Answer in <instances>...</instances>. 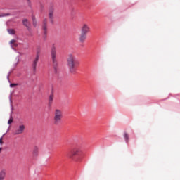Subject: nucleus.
Segmentation results:
<instances>
[{
	"instance_id": "obj_1",
	"label": "nucleus",
	"mask_w": 180,
	"mask_h": 180,
	"mask_svg": "<svg viewBox=\"0 0 180 180\" xmlns=\"http://www.w3.org/2000/svg\"><path fill=\"white\" fill-rule=\"evenodd\" d=\"M67 67L71 74H77L79 67V60L72 54H69L67 58Z\"/></svg>"
},
{
	"instance_id": "obj_2",
	"label": "nucleus",
	"mask_w": 180,
	"mask_h": 180,
	"mask_svg": "<svg viewBox=\"0 0 180 180\" xmlns=\"http://www.w3.org/2000/svg\"><path fill=\"white\" fill-rule=\"evenodd\" d=\"M65 155L68 158L78 161L84 157V152L79 148H75L66 152Z\"/></svg>"
},
{
	"instance_id": "obj_3",
	"label": "nucleus",
	"mask_w": 180,
	"mask_h": 180,
	"mask_svg": "<svg viewBox=\"0 0 180 180\" xmlns=\"http://www.w3.org/2000/svg\"><path fill=\"white\" fill-rule=\"evenodd\" d=\"M51 57L52 58V64L53 68L54 71V74H58V70L57 67H58V62H57V51H56V45L54 44H52L51 49Z\"/></svg>"
},
{
	"instance_id": "obj_4",
	"label": "nucleus",
	"mask_w": 180,
	"mask_h": 180,
	"mask_svg": "<svg viewBox=\"0 0 180 180\" xmlns=\"http://www.w3.org/2000/svg\"><path fill=\"white\" fill-rule=\"evenodd\" d=\"M91 28L88 25L84 24L81 28V33L79 37V41L80 43H85V40H86V35L89 33Z\"/></svg>"
},
{
	"instance_id": "obj_5",
	"label": "nucleus",
	"mask_w": 180,
	"mask_h": 180,
	"mask_svg": "<svg viewBox=\"0 0 180 180\" xmlns=\"http://www.w3.org/2000/svg\"><path fill=\"white\" fill-rule=\"evenodd\" d=\"M41 53V50L40 49V46H37V51H36V55H35V57L33 58L32 63V71L34 74H36V71L37 70V63L40 60Z\"/></svg>"
},
{
	"instance_id": "obj_6",
	"label": "nucleus",
	"mask_w": 180,
	"mask_h": 180,
	"mask_svg": "<svg viewBox=\"0 0 180 180\" xmlns=\"http://www.w3.org/2000/svg\"><path fill=\"white\" fill-rule=\"evenodd\" d=\"M75 4H79L83 5L87 8V9H91V6H92V1L91 0H74Z\"/></svg>"
},
{
	"instance_id": "obj_7",
	"label": "nucleus",
	"mask_w": 180,
	"mask_h": 180,
	"mask_svg": "<svg viewBox=\"0 0 180 180\" xmlns=\"http://www.w3.org/2000/svg\"><path fill=\"white\" fill-rule=\"evenodd\" d=\"M61 117H63V114H61V110L58 109L55 110V116H54V123L57 124L60 120Z\"/></svg>"
},
{
	"instance_id": "obj_8",
	"label": "nucleus",
	"mask_w": 180,
	"mask_h": 180,
	"mask_svg": "<svg viewBox=\"0 0 180 180\" xmlns=\"http://www.w3.org/2000/svg\"><path fill=\"white\" fill-rule=\"evenodd\" d=\"M26 129V127H25V125L21 124L18 126V129L15 130L14 134L15 136H18L19 134H22V133H23V131H25V129Z\"/></svg>"
},
{
	"instance_id": "obj_9",
	"label": "nucleus",
	"mask_w": 180,
	"mask_h": 180,
	"mask_svg": "<svg viewBox=\"0 0 180 180\" xmlns=\"http://www.w3.org/2000/svg\"><path fill=\"white\" fill-rule=\"evenodd\" d=\"M53 99H54V93L51 92L49 98V109L51 108V105L53 103Z\"/></svg>"
},
{
	"instance_id": "obj_10",
	"label": "nucleus",
	"mask_w": 180,
	"mask_h": 180,
	"mask_svg": "<svg viewBox=\"0 0 180 180\" xmlns=\"http://www.w3.org/2000/svg\"><path fill=\"white\" fill-rule=\"evenodd\" d=\"M6 178V169H3L0 171V180H5Z\"/></svg>"
},
{
	"instance_id": "obj_11",
	"label": "nucleus",
	"mask_w": 180,
	"mask_h": 180,
	"mask_svg": "<svg viewBox=\"0 0 180 180\" xmlns=\"http://www.w3.org/2000/svg\"><path fill=\"white\" fill-rule=\"evenodd\" d=\"M42 30H44V33L47 32V18L43 20Z\"/></svg>"
},
{
	"instance_id": "obj_12",
	"label": "nucleus",
	"mask_w": 180,
	"mask_h": 180,
	"mask_svg": "<svg viewBox=\"0 0 180 180\" xmlns=\"http://www.w3.org/2000/svg\"><path fill=\"white\" fill-rule=\"evenodd\" d=\"M123 137H124V141L127 144L129 143V141L130 140V136H129V134H127V132H124V135H123Z\"/></svg>"
},
{
	"instance_id": "obj_13",
	"label": "nucleus",
	"mask_w": 180,
	"mask_h": 180,
	"mask_svg": "<svg viewBox=\"0 0 180 180\" xmlns=\"http://www.w3.org/2000/svg\"><path fill=\"white\" fill-rule=\"evenodd\" d=\"M53 13H54V11L53 10V7H51L49 11V19H53Z\"/></svg>"
},
{
	"instance_id": "obj_14",
	"label": "nucleus",
	"mask_w": 180,
	"mask_h": 180,
	"mask_svg": "<svg viewBox=\"0 0 180 180\" xmlns=\"http://www.w3.org/2000/svg\"><path fill=\"white\" fill-rule=\"evenodd\" d=\"M32 154L34 157H37V155H39V148H37V146L34 148Z\"/></svg>"
},
{
	"instance_id": "obj_15",
	"label": "nucleus",
	"mask_w": 180,
	"mask_h": 180,
	"mask_svg": "<svg viewBox=\"0 0 180 180\" xmlns=\"http://www.w3.org/2000/svg\"><path fill=\"white\" fill-rule=\"evenodd\" d=\"M32 25L34 27H36L37 26V21L36 20V17L34 15H32Z\"/></svg>"
},
{
	"instance_id": "obj_16",
	"label": "nucleus",
	"mask_w": 180,
	"mask_h": 180,
	"mask_svg": "<svg viewBox=\"0 0 180 180\" xmlns=\"http://www.w3.org/2000/svg\"><path fill=\"white\" fill-rule=\"evenodd\" d=\"M8 131H9V128H8L5 134H4L1 137H0V146H2V144H4V141H2V140H3V139H4V136H6V134H7Z\"/></svg>"
},
{
	"instance_id": "obj_17",
	"label": "nucleus",
	"mask_w": 180,
	"mask_h": 180,
	"mask_svg": "<svg viewBox=\"0 0 180 180\" xmlns=\"http://www.w3.org/2000/svg\"><path fill=\"white\" fill-rule=\"evenodd\" d=\"M13 71H15V68H11V71H9L7 75V79H8V82H9V84H11V79H9V75H11V73L13 72Z\"/></svg>"
},
{
	"instance_id": "obj_18",
	"label": "nucleus",
	"mask_w": 180,
	"mask_h": 180,
	"mask_svg": "<svg viewBox=\"0 0 180 180\" xmlns=\"http://www.w3.org/2000/svg\"><path fill=\"white\" fill-rule=\"evenodd\" d=\"M28 23H29V20H27V18H24L22 20V25L24 26H25V27H26V26H28V25H27Z\"/></svg>"
},
{
	"instance_id": "obj_19",
	"label": "nucleus",
	"mask_w": 180,
	"mask_h": 180,
	"mask_svg": "<svg viewBox=\"0 0 180 180\" xmlns=\"http://www.w3.org/2000/svg\"><path fill=\"white\" fill-rule=\"evenodd\" d=\"M7 32L8 34H11V36H13V34H15V32H13V29H7Z\"/></svg>"
},
{
	"instance_id": "obj_20",
	"label": "nucleus",
	"mask_w": 180,
	"mask_h": 180,
	"mask_svg": "<svg viewBox=\"0 0 180 180\" xmlns=\"http://www.w3.org/2000/svg\"><path fill=\"white\" fill-rule=\"evenodd\" d=\"M11 123H13V117H12V115H10V118L8 121V124H11Z\"/></svg>"
},
{
	"instance_id": "obj_21",
	"label": "nucleus",
	"mask_w": 180,
	"mask_h": 180,
	"mask_svg": "<svg viewBox=\"0 0 180 180\" xmlns=\"http://www.w3.org/2000/svg\"><path fill=\"white\" fill-rule=\"evenodd\" d=\"M5 16H11L9 13L0 14V18H5Z\"/></svg>"
},
{
	"instance_id": "obj_22",
	"label": "nucleus",
	"mask_w": 180,
	"mask_h": 180,
	"mask_svg": "<svg viewBox=\"0 0 180 180\" xmlns=\"http://www.w3.org/2000/svg\"><path fill=\"white\" fill-rule=\"evenodd\" d=\"M9 101H10V103H11V110H13V107H12V94H10L9 96Z\"/></svg>"
},
{
	"instance_id": "obj_23",
	"label": "nucleus",
	"mask_w": 180,
	"mask_h": 180,
	"mask_svg": "<svg viewBox=\"0 0 180 180\" xmlns=\"http://www.w3.org/2000/svg\"><path fill=\"white\" fill-rule=\"evenodd\" d=\"M15 86H18V84H16V83H12V82H11V83H10V88H15Z\"/></svg>"
},
{
	"instance_id": "obj_24",
	"label": "nucleus",
	"mask_w": 180,
	"mask_h": 180,
	"mask_svg": "<svg viewBox=\"0 0 180 180\" xmlns=\"http://www.w3.org/2000/svg\"><path fill=\"white\" fill-rule=\"evenodd\" d=\"M43 39L46 41L47 40V32H43Z\"/></svg>"
},
{
	"instance_id": "obj_25",
	"label": "nucleus",
	"mask_w": 180,
	"mask_h": 180,
	"mask_svg": "<svg viewBox=\"0 0 180 180\" xmlns=\"http://www.w3.org/2000/svg\"><path fill=\"white\" fill-rule=\"evenodd\" d=\"M16 60H18V61L15 63H14V67H18V64H19V56L16 57Z\"/></svg>"
},
{
	"instance_id": "obj_26",
	"label": "nucleus",
	"mask_w": 180,
	"mask_h": 180,
	"mask_svg": "<svg viewBox=\"0 0 180 180\" xmlns=\"http://www.w3.org/2000/svg\"><path fill=\"white\" fill-rule=\"evenodd\" d=\"M27 4L29 8H32V1L30 0H27Z\"/></svg>"
},
{
	"instance_id": "obj_27",
	"label": "nucleus",
	"mask_w": 180,
	"mask_h": 180,
	"mask_svg": "<svg viewBox=\"0 0 180 180\" xmlns=\"http://www.w3.org/2000/svg\"><path fill=\"white\" fill-rule=\"evenodd\" d=\"M14 41H16V40L12 39V40L10 41V44L13 50H15V48H13V46H12V44L14 43Z\"/></svg>"
},
{
	"instance_id": "obj_28",
	"label": "nucleus",
	"mask_w": 180,
	"mask_h": 180,
	"mask_svg": "<svg viewBox=\"0 0 180 180\" xmlns=\"http://www.w3.org/2000/svg\"><path fill=\"white\" fill-rule=\"evenodd\" d=\"M25 27L27 28V30H28V32H30L31 29L29 25H27Z\"/></svg>"
},
{
	"instance_id": "obj_29",
	"label": "nucleus",
	"mask_w": 180,
	"mask_h": 180,
	"mask_svg": "<svg viewBox=\"0 0 180 180\" xmlns=\"http://www.w3.org/2000/svg\"><path fill=\"white\" fill-rule=\"evenodd\" d=\"M49 20H50L51 23H52V25H54V20H53V18L49 19Z\"/></svg>"
},
{
	"instance_id": "obj_30",
	"label": "nucleus",
	"mask_w": 180,
	"mask_h": 180,
	"mask_svg": "<svg viewBox=\"0 0 180 180\" xmlns=\"http://www.w3.org/2000/svg\"><path fill=\"white\" fill-rule=\"evenodd\" d=\"M2 151V147H0V153Z\"/></svg>"
},
{
	"instance_id": "obj_31",
	"label": "nucleus",
	"mask_w": 180,
	"mask_h": 180,
	"mask_svg": "<svg viewBox=\"0 0 180 180\" xmlns=\"http://www.w3.org/2000/svg\"><path fill=\"white\" fill-rule=\"evenodd\" d=\"M72 13H74V9H72Z\"/></svg>"
},
{
	"instance_id": "obj_32",
	"label": "nucleus",
	"mask_w": 180,
	"mask_h": 180,
	"mask_svg": "<svg viewBox=\"0 0 180 180\" xmlns=\"http://www.w3.org/2000/svg\"><path fill=\"white\" fill-rule=\"evenodd\" d=\"M169 96H172V94H169Z\"/></svg>"
}]
</instances>
